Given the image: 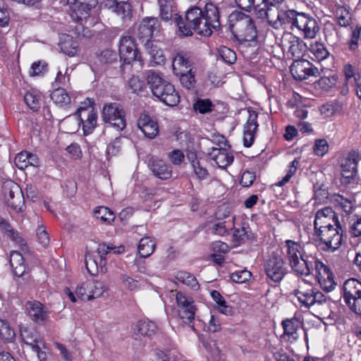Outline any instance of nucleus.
<instances>
[{
    "mask_svg": "<svg viewBox=\"0 0 361 361\" xmlns=\"http://www.w3.org/2000/svg\"><path fill=\"white\" fill-rule=\"evenodd\" d=\"M337 23L341 27H346L350 25L351 16L349 11L343 6H338L336 11Z\"/></svg>",
    "mask_w": 361,
    "mask_h": 361,
    "instance_id": "45",
    "label": "nucleus"
},
{
    "mask_svg": "<svg viewBox=\"0 0 361 361\" xmlns=\"http://www.w3.org/2000/svg\"><path fill=\"white\" fill-rule=\"evenodd\" d=\"M316 276L324 290L330 292L335 288L336 283L333 273L326 265H320V269L316 271Z\"/></svg>",
    "mask_w": 361,
    "mask_h": 361,
    "instance_id": "25",
    "label": "nucleus"
},
{
    "mask_svg": "<svg viewBox=\"0 0 361 361\" xmlns=\"http://www.w3.org/2000/svg\"><path fill=\"white\" fill-rule=\"evenodd\" d=\"M342 73L344 76V82L347 84L353 85V82H357L361 79V75L359 68L355 63H346L343 66Z\"/></svg>",
    "mask_w": 361,
    "mask_h": 361,
    "instance_id": "31",
    "label": "nucleus"
},
{
    "mask_svg": "<svg viewBox=\"0 0 361 361\" xmlns=\"http://www.w3.org/2000/svg\"><path fill=\"white\" fill-rule=\"evenodd\" d=\"M219 54L224 61L228 64H233L236 60L235 53L226 47H221L219 49Z\"/></svg>",
    "mask_w": 361,
    "mask_h": 361,
    "instance_id": "53",
    "label": "nucleus"
},
{
    "mask_svg": "<svg viewBox=\"0 0 361 361\" xmlns=\"http://www.w3.org/2000/svg\"><path fill=\"white\" fill-rule=\"evenodd\" d=\"M285 255L292 270L299 264L301 255L305 250V245L302 246L300 243L293 240H286L285 241Z\"/></svg>",
    "mask_w": 361,
    "mask_h": 361,
    "instance_id": "20",
    "label": "nucleus"
},
{
    "mask_svg": "<svg viewBox=\"0 0 361 361\" xmlns=\"http://www.w3.org/2000/svg\"><path fill=\"white\" fill-rule=\"evenodd\" d=\"M312 239L323 251L334 252L341 245L343 228L341 225L314 231Z\"/></svg>",
    "mask_w": 361,
    "mask_h": 361,
    "instance_id": "5",
    "label": "nucleus"
},
{
    "mask_svg": "<svg viewBox=\"0 0 361 361\" xmlns=\"http://www.w3.org/2000/svg\"><path fill=\"white\" fill-rule=\"evenodd\" d=\"M357 162L355 158H345L341 163V174L346 178H353L357 172Z\"/></svg>",
    "mask_w": 361,
    "mask_h": 361,
    "instance_id": "40",
    "label": "nucleus"
},
{
    "mask_svg": "<svg viewBox=\"0 0 361 361\" xmlns=\"http://www.w3.org/2000/svg\"><path fill=\"white\" fill-rule=\"evenodd\" d=\"M119 55L124 63L130 64L135 61H141V55L135 39L130 36H123L119 42Z\"/></svg>",
    "mask_w": 361,
    "mask_h": 361,
    "instance_id": "15",
    "label": "nucleus"
},
{
    "mask_svg": "<svg viewBox=\"0 0 361 361\" xmlns=\"http://www.w3.org/2000/svg\"><path fill=\"white\" fill-rule=\"evenodd\" d=\"M159 7V16L165 21H169L172 18L176 10L173 8V2L171 0H158Z\"/></svg>",
    "mask_w": 361,
    "mask_h": 361,
    "instance_id": "39",
    "label": "nucleus"
},
{
    "mask_svg": "<svg viewBox=\"0 0 361 361\" xmlns=\"http://www.w3.org/2000/svg\"><path fill=\"white\" fill-rule=\"evenodd\" d=\"M119 281L121 284L129 290H135L139 287V281L126 274H120Z\"/></svg>",
    "mask_w": 361,
    "mask_h": 361,
    "instance_id": "51",
    "label": "nucleus"
},
{
    "mask_svg": "<svg viewBox=\"0 0 361 361\" xmlns=\"http://www.w3.org/2000/svg\"><path fill=\"white\" fill-rule=\"evenodd\" d=\"M42 94L37 90H30L24 96V100L27 106L33 111L39 109L42 102Z\"/></svg>",
    "mask_w": 361,
    "mask_h": 361,
    "instance_id": "32",
    "label": "nucleus"
},
{
    "mask_svg": "<svg viewBox=\"0 0 361 361\" xmlns=\"http://www.w3.org/2000/svg\"><path fill=\"white\" fill-rule=\"evenodd\" d=\"M336 82L337 78L335 76L323 77L318 80L317 85L320 89L324 91H329L331 88L336 85Z\"/></svg>",
    "mask_w": 361,
    "mask_h": 361,
    "instance_id": "54",
    "label": "nucleus"
},
{
    "mask_svg": "<svg viewBox=\"0 0 361 361\" xmlns=\"http://www.w3.org/2000/svg\"><path fill=\"white\" fill-rule=\"evenodd\" d=\"M210 158L221 169L226 168L233 161V156L226 148L213 147L209 153Z\"/></svg>",
    "mask_w": 361,
    "mask_h": 361,
    "instance_id": "27",
    "label": "nucleus"
},
{
    "mask_svg": "<svg viewBox=\"0 0 361 361\" xmlns=\"http://www.w3.org/2000/svg\"><path fill=\"white\" fill-rule=\"evenodd\" d=\"M317 249L312 244H307L305 250L301 255L299 264L294 269V272L298 275L309 276L314 270L315 272L320 269V265L324 264L317 257Z\"/></svg>",
    "mask_w": 361,
    "mask_h": 361,
    "instance_id": "9",
    "label": "nucleus"
},
{
    "mask_svg": "<svg viewBox=\"0 0 361 361\" xmlns=\"http://www.w3.org/2000/svg\"><path fill=\"white\" fill-rule=\"evenodd\" d=\"M343 298L349 309L361 316V281L355 278L345 280L343 284Z\"/></svg>",
    "mask_w": 361,
    "mask_h": 361,
    "instance_id": "8",
    "label": "nucleus"
},
{
    "mask_svg": "<svg viewBox=\"0 0 361 361\" xmlns=\"http://www.w3.org/2000/svg\"><path fill=\"white\" fill-rule=\"evenodd\" d=\"M176 279L178 282L189 286L192 290H197L200 287L199 283L196 278L186 271H178L176 275Z\"/></svg>",
    "mask_w": 361,
    "mask_h": 361,
    "instance_id": "41",
    "label": "nucleus"
},
{
    "mask_svg": "<svg viewBox=\"0 0 361 361\" xmlns=\"http://www.w3.org/2000/svg\"><path fill=\"white\" fill-rule=\"evenodd\" d=\"M4 196L8 207L19 212L24 207V197L19 185L13 182H6L4 186Z\"/></svg>",
    "mask_w": 361,
    "mask_h": 361,
    "instance_id": "13",
    "label": "nucleus"
},
{
    "mask_svg": "<svg viewBox=\"0 0 361 361\" xmlns=\"http://www.w3.org/2000/svg\"><path fill=\"white\" fill-rule=\"evenodd\" d=\"M13 274L18 276H23L28 271V267L25 262V257L19 251L13 250L10 253L9 259Z\"/></svg>",
    "mask_w": 361,
    "mask_h": 361,
    "instance_id": "28",
    "label": "nucleus"
},
{
    "mask_svg": "<svg viewBox=\"0 0 361 361\" xmlns=\"http://www.w3.org/2000/svg\"><path fill=\"white\" fill-rule=\"evenodd\" d=\"M62 127L66 133H75L80 127V121L76 111L73 115L66 117L61 123Z\"/></svg>",
    "mask_w": 361,
    "mask_h": 361,
    "instance_id": "35",
    "label": "nucleus"
},
{
    "mask_svg": "<svg viewBox=\"0 0 361 361\" xmlns=\"http://www.w3.org/2000/svg\"><path fill=\"white\" fill-rule=\"evenodd\" d=\"M51 99L54 104L60 106H67L71 103V97L63 88H56L51 94Z\"/></svg>",
    "mask_w": 361,
    "mask_h": 361,
    "instance_id": "42",
    "label": "nucleus"
},
{
    "mask_svg": "<svg viewBox=\"0 0 361 361\" xmlns=\"http://www.w3.org/2000/svg\"><path fill=\"white\" fill-rule=\"evenodd\" d=\"M329 149V145L326 140L320 139L315 141L314 152L318 156H324Z\"/></svg>",
    "mask_w": 361,
    "mask_h": 361,
    "instance_id": "60",
    "label": "nucleus"
},
{
    "mask_svg": "<svg viewBox=\"0 0 361 361\" xmlns=\"http://www.w3.org/2000/svg\"><path fill=\"white\" fill-rule=\"evenodd\" d=\"M28 158H29V152H21L18 153L15 157V164L16 166L21 170L26 169L28 166Z\"/></svg>",
    "mask_w": 361,
    "mask_h": 361,
    "instance_id": "58",
    "label": "nucleus"
},
{
    "mask_svg": "<svg viewBox=\"0 0 361 361\" xmlns=\"http://www.w3.org/2000/svg\"><path fill=\"white\" fill-rule=\"evenodd\" d=\"M264 269L267 279L274 282H281L288 273V269L280 251L270 252L264 263Z\"/></svg>",
    "mask_w": 361,
    "mask_h": 361,
    "instance_id": "7",
    "label": "nucleus"
},
{
    "mask_svg": "<svg viewBox=\"0 0 361 361\" xmlns=\"http://www.w3.org/2000/svg\"><path fill=\"white\" fill-rule=\"evenodd\" d=\"M309 51L312 55V59L318 61L326 59L330 54L325 45L318 42L310 44Z\"/></svg>",
    "mask_w": 361,
    "mask_h": 361,
    "instance_id": "36",
    "label": "nucleus"
},
{
    "mask_svg": "<svg viewBox=\"0 0 361 361\" xmlns=\"http://www.w3.org/2000/svg\"><path fill=\"white\" fill-rule=\"evenodd\" d=\"M338 225L341 224L332 208L326 207L317 212L314 221V231L332 228Z\"/></svg>",
    "mask_w": 361,
    "mask_h": 361,
    "instance_id": "18",
    "label": "nucleus"
},
{
    "mask_svg": "<svg viewBox=\"0 0 361 361\" xmlns=\"http://www.w3.org/2000/svg\"><path fill=\"white\" fill-rule=\"evenodd\" d=\"M94 214L97 219L106 224H110L115 219V214L106 207H97L94 211Z\"/></svg>",
    "mask_w": 361,
    "mask_h": 361,
    "instance_id": "44",
    "label": "nucleus"
},
{
    "mask_svg": "<svg viewBox=\"0 0 361 361\" xmlns=\"http://www.w3.org/2000/svg\"><path fill=\"white\" fill-rule=\"evenodd\" d=\"M288 54H290L292 57L300 58L306 51V45L304 42L296 36H290L288 40Z\"/></svg>",
    "mask_w": 361,
    "mask_h": 361,
    "instance_id": "30",
    "label": "nucleus"
},
{
    "mask_svg": "<svg viewBox=\"0 0 361 361\" xmlns=\"http://www.w3.org/2000/svg\"><path fill=\"white\" fill-rule=\"evenodd\" d=\"M250 275V272L247 270L235 271L231 274V279L235 283H242L247 281Z\"/></svg>",
    "mask_w": 361,
    "mask_h": 361,
    "instance_id": "61",
    "label": "nucleus"
},
{
    "mask_svg": "<svg viewBox=\"0 0 361 361\" xmlns=\"http://www.w3.org/2000/svg\"><path fill=\"white\" fill-rule=\"evenodd\" d=\"M155 243L149 237L140 239L137 245L138 253L141 257L146 258L154 251Z\"/></svg>",
    "mask_w": 361,
    "mask_h": 361,
    "instance_id": "37",
    "label": "nucleus"
},
{
    "mask_svg": "<svg viewBox=\"0 0 361 361\" xmlns=\"http://www.w3.org/2000/svg\"><path fill=\"white\" fill-rule=\"evenodd\" d=\"M102 117L105 123H110L118 130H122L126 126L125 111L118 103L105 104L102 108Z\"/></svg>",
    "mask_w": 361,
    "mask_h": 361,
    "instance_id": "11",
    "label": "nucleus"
},
{
    "mask_svg": "<svg viewBox=\"0 0 361 361\" xmlns=\"http://www.w3.org/2000/svg\"><path fill=\"white\" fill-rule=\"evenodd\" d=\"M106 290L103 281L87 280L77 286L75 293L68 288H65L64 293L71 302H75V295L81 300L90 301L101 297Z\"/></svg>",
    "mask_w": 361,
    "mask_h": 361,
    "instance_id": "6",
    "label": "nucleus"
},
{
    "mask_svg": "<svg viewBox=\"0 0 361 361\" xmlns=\"http://www.w3.org/2000/svg\"><path fill=\"white\" fill-rule=\"evenodd\" d=\"M178 76L179 77L181 85L184 87L190 90L194 87L195 77L192 73V71H190V72L183 73V74H180Z\"/></svg>",
    "mask_w": 361,
    "mask_h": 361,
    "instance_id": "55",
    "label": "nucleus"
},
{
    "mask_svg": "<svg viewBox=\"0 0 361 361\" xmlns=\"http://www.w3.org/2000/svg\"><path fill=\"white\" fill-rule=\"evenodd\" d=\"M282 326L283 328V332L286 335L293 338H297V330L299 326V323L296 319L292 318L290 319H286L283 321Z\"/></svg>",
    "mask_w": 361,
    "mask_h": 361,
    "instance_id": "46",
    "label": "nucleus"
},
{
    "mask_svg": "<svg viewBox=\"0 0 361 361\" xmlns=\"http://www.w3.org/2000/svg\"><path fill=\"white\" fill-rule=\"evenodd\" d=\"M136 326L139 334L147 337L154 336L157 331V326L152 321L141 320L137 322Z\"/></svg>",
    "mask_w": 361,
    "mask_h": 361,
    "instance_id": "43",
    "label": "nucleus"
},
{
    "mask_svg": "<svg viewBox=\"0 0 361 361\" xmlns=\"http://www.w3.org/2000/svg\"><path fill=\"white\" fill-rule=\"evenodd\" d=\"M160 23L157 18L146 17L140 22L137 30V37L146 42L147 48L151 45V39L160 32Z\"/></svg>",
    "mask_w": 361,
    "mask_h": 361,
    "instance_id": "14",
    "label": "nucleus"
},
{
    "mask_svg": "<svg viewBox=\"0 0 361 361\" xmlns=\"http://www.w3.org/2000/svg\"><path fill=\"white\" fill-rule=\"evenodd\" d=\"M290 68L293 77L298 80H304L310 77L319 75V69L305 59L295 60Z\"/></svg>",
    "mask_w": 361,
    "mask_h": 361,
    "instance_id": "16",
    "label": "nucleus"
},
{
    "mask_svg": "<svg viewBox=\"0 0 361 361\" xmlns=\"http://www.w3.org/2000/svg\"><path fill=\"white\" fill-rule=\"evenodd\" d=\"M266 17L269 24L274 29H279L283 25H289L293 30L296 29L306 39H314L319 31V24L314 17L293 9L283 11L268 9Z\"/></svg>",
    "mask_w": 361,
    "mask_h": 361,
    "instance_id": "2",
    "label": "nucleus"
},
{
    "mask_svg": "<svg viewBox=\"0 0 361 361\" xmlns=\"http://www.w3.org/2000/svg\"><path fill=\"white\" fill-rule=\"evenodd\" d=\"M249 116L244 125L243 130V144L246 147H250L254 142L255 133L258 128L257 117L258 114L255 111L248 110Z\"/></svg>",
    "mask_w": 361,
    "mask_h": 361,
    "instance_id": "22",
    "label": "nucleus"
},
{
    "mask_svg": "<svg viewBox=\"0 0 361 361\" xmlns=\"http://www.w3.org/2000/svg\"><path fill=\"white\" fill-rule=\"evenodd\" d=\"M148 166L153 174L159 179L167 180L171 177V166L161 159L150 158L148 161Z\"/></svg>",
    "mask_w": 361,
    "mask_h": 361,
    "instance_id": "24",
    "label": "nucleus"
},
{
    "mask_svg": "<svg viewBox=\"0 0 361 361\" xmlns=\"http://www.w3.org/2000/svg\"><path fill=\"white\" fill-rule=\"evenodd\" d=\"M314 288L311 283L305 280L298 282L297 288L294 290V294L302 306L310 307L312 306V295Z\"/></svg>",
    "mask_w": 361,
    "mask_h": 361,
    "instance_id": "23",
    "label": "nucleus"
},
{
    "mask_svg": "<svg viewBox=\"0 0 361 361\" xmlns=\"http://www.w3.org/2000/svg\"><path fill=\"white\" fill-rule=\"evenodd\" d=\"M359 42H361V27L353 30L351 38L348 42L349 49L355 51L358 48Z\"/></svg>",
    "mask_w": 361,
    "mask_h": 361,
    "instance_id": "56",
    "label": "nucleus"
},
{
    "mask_svg": "<svg viewBox=\"0 0 361 361\" xmlns=\"http://www.w3.org/2000/svg\"><path fill=\"white\" fill-rule=\"evenodd\" d=\"M173 295L176 296L178 312L180 318L195 331L194 320L197 308L195 305L194 300L192 297L176 290Z\"/></svg>",
    "mask_w": 361,
    "mask_h": 361,
    "instance_id": "10",
    "label": "nucleus"
},
{
    "mask_svg": "<svg viewBox=\"0 0 361 361\" xmlns=\"http://www.w3.org/2000/svg\"><path fill=\"white\" fill-rule=\"evenodd\" d=\"M233 227V221H221L212 226V232L214 234L223 236L227 234L229 229Z\"/></svg>",
    "mask_w": 361,
    "mask_h": 361,
    "instance_id": "50",
    "label": "nucleus"
},
{
    "mask_svg": "<svg viewBox=\"0 0 361 361\" xmlns=\"http://www.w3.org/2000/svg\"><path fill=\"white\" fill-rule=\"evenodd\" d=\"M20 336L25 344L30 346L32 350L37 353L39 361L47 360V346L35 329L27 327L23 328L20 329Z\"/></svg>",
    "mask_w": 361,
    "mask_h": 361,
    "instance_id": "12",
    "label": "nucleus"
},
{
    "mask_svg": "<svg viewBox=\"0 0 361 361\" xmlns=\"http://www.w3.org/2000/svg\"><path fill=\"white\" fill-rule=\"evenodd\" d=\"M137 126L145 136L149 139L154 138L159 132L158 124L149 115L142 114L137 121Z\"/></svg>",
    "mask_w": 361,
    "mask_h": 361,
    "instance_id": "26",
    "label": "nucleus"
},
{
    "mask_svg": "<svg viewBox=\"0 0 361 361\" xmlns=\"http://www.w3.org/2000/svg\"><path fill=\"white\" fill-rule=\"evenodd\" d=\"M97 4V0H67L71 16L75 20L86 19Z\"/></svg>",
    "mask_w": 361,
    "mask_h": 361,
    "instance_id": "17",
    "label": "nucleus"
},
{
    "mask_svg": "<svg viewBox=\"0 0 361 361\" xmlns=\"http://www.w3.org/2000/svg\"><path fill=\"white\" fill-rule=\"evenodd\" d=\"M59 47L62 52L69 56H74L79 52L78 42L69 35H66L60 42Z\"/></svg>",
    "mask_w": 361,
    "mask_h": 361,
    "instance_id": "34",
    "label": "nucleus"
},
{
    "mask_svg": "<svg viewBox=\"0 0 361 361\" xmlns=\"http://www.w3.org/2000/svg\"><path fill=\"white\" fill-rule=\"evenodd\" d=\"M0 337L8 342L11 341L15 337L14 331L5 320L1 319H0Z\"/></svg>",
    "mask_w": 361,
    "mask_h": 361,
    "instance_id": "49",
    "label": "nucleus"
},
{
    "mask_svg": "<svg viewBox=\"0 0 361 361\" xmlns=\"http://www.w3.org/2000/svg\"><path fill=\"white\" fill-rule=\"evenodd\" d=\"M124 247L119 246L116 247L112 245H106V244H99L97 247V257L99 259V264L100 265V269L103 270L104 267L106 265V257L108 255L111 253L114 254H120L124 252Z\"/></svg>",
    "mask_w": 361,
    "mask_h": 361,
    "instance_id": "29",
    "label": "nucleus"
},
{
    "mask_svg": "<svg viewBox=\"0 0 361 361\" xmlns=\"http://www.w3.org/2000/svg\"><path fill=\"white\" fill-rule=\"evenodd\" d=\"M299 161L297 159L292 161L288 165V170L286 175L279 182L275 183V185L278 187H283L287 184L293 176L296 173Z\"/></svg>",
    "mask_w": 361,
    "mask_h": 361,
    "instance_id": "48",
    "label": "nucleus"
},
{
    "mask_svg": "<svg viewBox=\"0 0 361 361\" xmlns=\"http://www.w3.org/2000/svg\"><path fill=\"white\" fill-rule=\"evenodd\" d=\"M114 5L111 6L114 12H115L118 16L124 19L128 17L130 14V6L129 4L121 1H114Z\"/></svg>",
    "mask_w": 361,
    "mask_h": 361,
    "instance_id": "47",
    "label": "nucleus"
},
{
    "mask_svg": "<svg viewBox=\"0 0 361 361\" xmlns=\"http://www.w3.org/2000/svg\"><path fill=\"white\" fill-rule=\"evenodd\" d=\"M246 238V231L244 228H239L234 230L232 235V245L234 247L240 245Z\"/></svg>",
    "mask_w": 361,
    "mask_h": 361,
    "instance_id": "59",
    "label": "nucleus"
},
{
    "mask_svg": "<svg viewBox=\"0 0 361 361\" xmlns=\"http://www.w3.org/2000/svg\"><path fill=\"white\" fill-rule=\"evenodd\" d=\"M85 264L87 271L92 274H94V271H97L100 265L99 264V259H97L92 254L88 253L85 255Z\"/></svg>",
    "mask_w": 361,
    "mask_h": 361,
    "instance_id": "52",
    "label": "nucleus"
},
{
    "mask_svg": "<svg viewBox=\"0 0 361 361\" xmlns=\"http://www.w3.org/2000/svg\"><path fill=\"white\" fill-rule=\"evenodd\" d=\"M37 236L39 243L43 246L47 247L49 243V234L43 226H38L37 228Z\"/></svg>",
    "mask_w": 361,
    "mask_h": 361,
    "instance_id": "63",
    "label": "nucleus"
},
{
    "mask_svg": "<svg viewBox=\"0 0 361 361\" xmlns=\"http://www.w3.org/2000/svg\"><path fill=\"white\" fill-rule=\"evenodd\" d=\"M255 178L256 176L254 172L246 171L242 174L240 184L243 187H249L253 183Z\"/></svg>",
    "mask_w": 361,
    "mask_h": 361,
    "instance_id": "64",
    "label": "nucleus"
},
{
    "mask_svg": "<svg viewBox=\"0 0 361 361\" xmlns=\"http://www.w3.org/2000/svg\"><path fill=\"white\" fill-rule=\"evenodd\" d=\"M230 28L233 35L241 40H255L257 32L252 18L242 12L234 11L229 16Z\"/></svg>",
    "mask_w": 361,
    "mask_h": 361,
    "instance_id": "4",
    "label": "nucleus"
},
{
    "mask_svg": "<svg viewBox=\"0 0 361 361\" xmlns=\"http://www.w3.org/2000/svg\"><path fill=\"white\" fill-rule=\"evenodd\" d=\"M176 23L180 36H190L193 30L200 35L209 37L213 30L220 28L219 11L216 6L208 3L203 11L197 7L190 8L185 13V21L178 17Z\"/></svg>",
    "mask_w": 361,
    "mask_h": 361,
    "instance_id": "1",
    "label": "nucleus"
},
{
    "mask_svg": "<svg viewBox=\"0 0 361 361\" xmlns=\"http://www.w3.org/2000/svg\"><path fill=\"white\" fill-rule=\"evenodd\" d=\"M147 81L153 95L166 105L175 106L180 102V96L174 86L159 73L152 70L149 71Z\"/></svg>",
    "mask_w": 361,
    "mask_h": 361,
    "instance_id": "3",
    "label": "nucleus"
},
{
    "mask_svg": "<svg viewBox=\"0 0 361 361\" xmlns=\"http://www.w3.org/2000/svg\"><path fill=\"white\" fill-rule=\"evenodd\" d=\"M25 310L30 318L36 323H44L49 317V311L45 306L37 300L27 301Z\"/></svg>",
    "mask_w": 361,
    "mask_h": 361,
    "instance_id": "21",
    "label": "nucleus"
},
{
    "mask_svg": "<svg viewBox=\"0 0 361 361\" xmlns=\"http://www.w3.org/2000/svg\"><path fill=\"white\" fill-rule=\"evenodd\" d=\"M80 125H82L84 135L93 131L97 126V115L92 106L80 107L77 109Z\"/></svg>",
    "mask_w": 361,
    "mask_h": 361,
    "instance_id": "19",
    "label": "nucleus"
},
{
    "mask_svg": "<svg viewBox=\"0 0 361 361\" xmlns=\"http://www.w3.org/2000/svg\"><path fill=\"white\" fill-rule=\"evenodd\" d=\"M172 66L176 75L192 71L190 61L181 54H177L173 58Z\"/></svg>",
    "mask_w": 361,
    "mask_h": 361,
    "instance_id": "33",
    "label": "nucleus"
},
{
    "mask_svg": "<svg viewBox=\"0 0 361 361\" xmlns=\"http://www.w3.org/2000/svg\"><path fill=\"white\" fill-rule=\"evenodd\" d=\"M194 173L200 180H204L208 178L209 173L207 169L203 166L201 161L195 162V164L192 165Z\"/></svg>",
    "mask_w": 361,
    "mask_h": 361,
    "instance_id": "62",
    "label": "nucleus"
},
{
    "mask_svg": "<svg viewBox=\"0 0 361 361\" xmlns=\"http://www.w3.org/2000/svg\"><path fill=\"white\" fill-rule=\"evenodd\" d=\"M348 231L352 237L361 236V212L352 214L348 217Z\"/></svg>",
    "mask_w": 361,
    "mask_h": 361,
    "instance_id": "38",
    "label": "nucleus"
},
{
    "mask_svg": "<svg viewBox=\"0 0 361 361\" xmlns=\"http://www.w3.org/2000/svg\"><path fill=\"white\" fill-rule=\"evenodd\" d=\"M212 102L209 99H199L193 105L196 111L200 114H206L212 111Z\"/></svg>",
    "mask_w": 361,
    "mask_h": 361,
    "instance_id": "57",
    "label": "nucleus"
}]
</instances>
